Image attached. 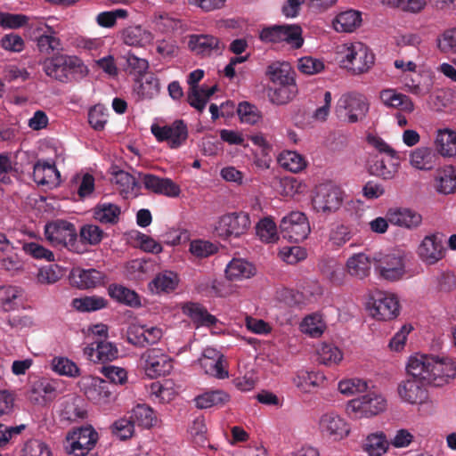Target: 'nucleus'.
<instances>
[{"mask_svg":"<svg viewBox=\"0 0 456 456\" xmlns=\"http://www.w3.org/2000/svg\"><path fill=\"white\" fill-rule=\"evenodd\" d=\"M406 370L411 378L398 384V395L409 404H422L428 398L424 382L435 387L447 384L456 376V362L447 356L416 354L409 359Z\"/></svg>","mask_w":456,"mask_h":456,"instance_id":"obj_1","label":"nucleus"},{"mask_svg":"<svg viewBox=\"0 0 456 456\" xmlns=\"http://www.w3.org/2000/svg\"><path fill=\"white\" fill-rule=\"evenodd\" d=\"M41 64L47 77L61 83L67 84L88 74L87 67L75 55L57 53L45 58Z\"/></svg>","mask_w":456,"mask_h":456,"instance_id":"obj_2","label":"nucleus"},{"mask_svg":"<svg viewBox=\"0 0 456 456\" xmlns=\"http://www.w3.org/2000/svg\"><path fill=\"white\" fill-rule=\"evenodd\" d=\"M338 54L341 67L353 74L367 72L375 61L374 54L369 47L361 42L342 45L338 47Z\"/></svg>","mask_w":456,"mask_h":456,"instance_id":"obj_3","label":"nucleus"},{"mask_svg":"<svg viewBox=\"0 0 456 456\" xmlns=\"http://www.w3.org/2000/svg\"><path fill=\"white\" fill-rule=\"evenodd\" d=\"M98 433L91 427L79 428L67 434L64 448L69 456H98L92 452Z\"/></svg>","mask_w":456,"mask_h":456,"instance_id":"obj_4","label":"nucleus"},{"mask_svg":"<svg viewBox=\"0 0 456 456\" xmlns=\"http://www.w3.org/2000/svg\"><path fill=\"white\" fill-rule=\"evenodd\" d=\"M369 111V103L366 98L358 93L344 94L338 100L336 113L349 123L362 120Z\"/></svg>","mask_w":456,"mask_h":456,"instance_id":"obj_5","label":"nucleus"},{"mask_svg":"<svg viewBox=\"0 0 456 456\" xmlns=\"http://www.w3.org/2000/svg\"><path fill=\"white\" fill-rule=\"evenodd\" d=\"M45 234L53 246L64 247L75 251L77 234L75 225L65 220H56L45 226Z\"/></svg>","mask_w":456,"mask_h":456,"instance_id":"obj_6","label":"nucleus"},{"mask_svg":"<svg viewBox=\"0 0 456 456\" xmlns=\"http://www.w3.org/2000/svg\"><path fill=\"white\" fill-rule=\"evenodd\" d=\"M279 228L284 239L296 243L305 240L311 231L306 216L299 211H292L283 216Z\"/></svg>","mask_w":456,"mask_h":456,"instance_id":"obj_7","label":"nucleus"},{"mask_svg":"<svg viewBox=\"0 0 456 456\" xmlns=\"http://www.w3.org/2000/svg\"><path fill=\"white\" fill-rule=\"evenodd\" d=\"M342 202L343 191L332 183L319 185L312 200L314 210L323 214L336 212L341 207Z\"/></svg>","mask_w":456,"mask_h":456,"instance_id":"obj_8","label":"nucleus"},{"mask_svg":"<svg viewBox=\"0 0 456 456\" xmlns=\"http://www.w3.org/2000/svg\"><path fill=\"white\" fill-rule=\"evenodd\" d=\"M249 215L245 212L232 213L221 216L216 226V234L227 240L245 234L250 227Z\"/></svg>","mask_w":456,"mask_h":456,"instance_id":"obj_9","label":"nucleus"},{"mask_svg":"<svg viewBox=\"0 0 456 456\" xmlns=\"http://www.w3.org/2000/svg\"><path fill=\"white\" fill-rule=\"evenodd\" d=\"M371 316L379 321H389L398 316L400 305L394 294L377 292L368 303Z\"/></svg>","mask_w":456,"mask_h":456,"instance_id":"obj_10","label":"nucleus"},{"mask_svg":"<svg viewBox=\"0 0 456 456\" xmlns=\"http://www.w3.org/2000/svg\"><path fill=\"white\" fill-rule=\"evenodd\" d=\"M151 130L159 142H167L171 149L179 148L188 137L187 126L182 119L175 120L169 126L153 124Z\"/></svg>","mask_w":456,"mask_h":456,"instance_id":"obj_11","label":"nucleus"},{"mask_svg":"<svg viewBox=\"0 0 456 456\" xmlns=\"http://www.w3.org/2000/svg\"><path fill=\"white\" fill-rule=\"evenodd\" d=\"M374 265L380 276L388 281L400 279L405 272L403 255L398 251L377 255Z\"/></svg>","mask_w":456,"mask_h":456,"instance_id":"obj_12","label":"nucleus"},{"mask_svg":"<svg viewBox=\"0 0 456 456\" xmlns=\"http://www.w3.org/2000/svg\"><path fill=\"white\" fill-rule=\"evenodd\" d=\"M445 252L443 236L439 233L425 236L417 249L419 259L428 265H435L442 260L445 256Z\"/></svg>","mask_w":456,"mask_h":456,"instance_id":"obj_13","label":"nucleus"},{"mask_svg":"<svg viewBox=\"0 0 456 456\" xmlns=\"http://www.w3.org/2000/svg\"><path fill=\"white\" fill-rule=\"evenodd\" d=\"M142 358L145 362V372L151 379L168 374L172 370L170 358L160 349H149L142 354Z\"/></svg>","mask_w":456,"mask_h":456,"instance_id":"obj_14","label":"nucleus"},{"mask_svg":"<svg viewBox=\"0 0 456 456\" xmlns=\"http://www.w3.org/2000/svg\"><path fill=\"white\" fill-rule=\"evenodd\" d=\"M387 407V401L376 393H368L361 397L351 400L347 404V411L359 412L365 416L377 415Z\"/></svg>","mask_w":456,"mask_h":456,"instance_id":"obj_15","label":"nucleus"},{"mask_svg":"<svg viewBox=\"0 0 456 456\" xmlns=\"http://www.w3.org/2000/svg\"><path fill=\"white\" fill-rule=\"evenodd\" d=\"M320 431L333 440H341L350 433L349 424L335 412H327L320 418Z\"/></svg>","mask_w":456,"mask_h":456,"instance_id":"obj_16","label":"nucleus"},{"mask_svg":"<svg viewBox=\"0 0 456 456\" xmlns=\"http://www.w3.org/2000/svg\"><path fill=\"white\" fill-rule=\"evenodd\" d=\"M142 183L146 190L156 194L175 198L181 192L179 185L170 178H161L152 174H143L142 175Z\"/></svg>","mask_w":456,"mask_h":456,"instance_id":"obj_17","label":"nucleus"},{"mask_svg":"<svg viewBox=\"0 0 456 456\" xmlns=\"http://www.w3.org/2000/svg\"><path fill=\"white\" fill-rule=\"evenodd\" d=\"M84 354L93 362H112L118 357V349L115 344L107 341H95L84 348Z\"/></svg>","mask_w":456,"mask_h":456,"instance_id":"obj_18","label":"nucleus"},{"mask_svg":"<svg viewBox=\"0 0 456 456\" xmlns=\"http://www.w3.org/2000/svg\"><path fill=\"white\" fill-rule=\"evenodd\" d=\"M182 312L191 319L197 328L214 327L218 322L217 318L209 314L208 309L200 303L186 302L182 305Z\"/></svg>","mask_w":456,"mask_h":456,"instance_id":"obj_19","label":"nucleus"},{"mask_svg":"<svg viewBox=\"0 0 456 456\" xmlns=\"http://www.w3.org/2000/svg\"><path fill=\"white\" fill-rule=\"evenodd\" d=\"M104 277V273L96 269L74 268L69 274V281L73 286L87 289L101 285Z\"/></svg>","mask_w":456,"mask_h":456,"instance_id":"obj_20","label":"nucleus"},{"mask_svg":"<svg viewBox=\"0 0 456 456\" xmlns=\"http://www.w3.org/2000/svg\"><path fill=\"white\" fill-rule=\"evenodd\" d=\"M387 217L392 224L407 228L415 229L419 227L422 222V216L418 212L404 208H389Z\"/></svg>","mask_w":456,"mask_h":456,"instance_id":"obj_21","label":"nucleus"},{"mask_svg":"<svg viewBox=\"0 0 456 456\" xmlns=\"http://www.w3.org/2000/svg\"><path fill=\"white\" fill-rule=\"evenodd\" d=\"M61 416L69 422L83 420L87 416L84 400L76 395L65 397L61 403Z\"/></svg>","mask_w":456,"mask_h":456,"instance_id":"obj_22","label":"nucleus"},{"mask_svg":"<svg viewBox=\"0 0 456 456\" xmlns=\"http://www.w3.org/2000/svg\"><path fill=\"white\" fill-rule=\"evenodd\" d=\"M108 294L110 298L118 303L132 308H138L142 305L140 296L134 290L121 284H110L108 287Z\"/></svg>","mask_w":456,"mask_h":456,"instance_id":"obj_23","label":"nucleus"},{"mask_svg":"<svg viewBox=\"0 0 456 456\" xmlns=\"http://www.w3.org/2000/svg\"><path fill=\"white\" fill-rule=\"evenodd\" d=\"M265 75L273 85L295 81V72L289 62L274 61L266 68Z\"/></svg>","mask_w":456,"mask_h":456,"instance_id":"obj_24","label":"nucleus"},{"mask_svg":"<svg viewBox=\"0 0 456 456\" xmlns=\"http://www.w3.org/2000/svg\"><path fill=\"white\" fill-rule=\"evenodd\" d=\"M88 400L94 403H106L112 398L110 383L101 378H94L85 391Z\"/></svg>","mask_w":456,"mask_h":456,"instance_id":"obj_25","label":"nucleus"},{"mask_svg":"<svg viewBox=\"0 0 456 456\" xmlns=\"http://www.w3.org/2000/svg\"><path fill=\"white\" fill-rule=\"evenodd\" d=\"M124 44L130 46L143 47L151 44L153 35L142 26H131L123 29L121 33Z\"/></svg>","mask_w":456,"mask_h":456,"instance_id":"obj_26","label":"nucleus"},{"mask_svg":"<svg viewBox=\"0 0 456 456\" xmlns=\"http://www.w3.org/2000/svg\"><path fill=\"white\" fill-rule=\"evenodd\" d=\"M255 273V266L241 258H233L225 268V275L230 281L248 279L252 277Z\"/></svg>","mask_w":456,"mask_h":456,"instance_id":"obj_27","label":"nucleus"},{"mask_svg":"<svg viewBox=\"0 0 456 456\" xmlns=\"http://www.w3.org/2000/svg\"><path fill=\"white\" fill-rule=\"evenodd\" d=\"M323 381L324 376L322 373L305 370H298L292 379V383L303 393H310L313 388L319 387Z\"/></svg>","mask_w":456,"mask_h":456,"instance_id":"obj_28","label":"nucleus"},{"mask_svg":"<svg viewBox=\"0 0 456 456\" xmlns=\"http://www.w3.org/2000/svg\"><path fill=\"white\" fill-rule=\"evenodd\" d=\"M297 94L296 82L273 85L269 88L268 96L272 103L282 105L289 102Z\"/></svg>","mask_w":456,"mask_h":456,"instance_id":"obj_29","label":"nucleus"},{"mask_svg":"<svg viewBox=\"0 0 456 456\" xmlns=\"http://www.w3.org/2000/svg\"><path fill=\"white\" fill-rule=\"evenodd\" d=\"M220 41L210 35H192L189 40V47L196 54L209 55L213 50H220Z\"/></svg>","mask_w":456,"mask_h":456,"instance_id":"obj_30","label":"nucleus"},{"mask_svg":"<svg viewBox=\"0 0 456 456\" xmlns=\"http://www.w3.org/2000/svg\"><path fill=\"white\" fill-rule=\"evenodd\" d=\"M231 399L228 393L224 390L216 389L207 391L195 398L196 406L200 409H208L211 407H222Z\"/></svg>","mask_w":456,"mask_h":456,"instance_id":"obj_31","label":"nucleus"},{"mask_svg":"<svg viewBox=\"0 0 456 456\" xmlns=\"http://www.w3.org/2000/svg\"><path fill=\"white\" fill-rule=\"evenodd\" d=\"M389 447L385 433L379 431L369 434L362 444V448L370 456H382Z\"/></svg>","mask_w":456,"mask_h":456,"instance_id":"obj_32","label":"nucleus"},{"mask_svg":"<svg viewBox=\"0 0 456 456\" xmlns=\"http://www.w3.org/2000/svg\"><path fill=\"white\" fill-rule=\"evenodd\" d=\"M111 182L115 183L125 198L134 197L139 189L136 179L124 170L114 172Z\"/></svg>","mask_w":456,"mask_h":456,"instance_id":"obj_33","label":"nucleus"},{"mask_svg":"<svg viewBox=\"0 0 456 456\" xmlns=\"http://www.w3.org/2000/svg\"><path fill=\"white\" fill-rule=\"evenodd\" d=\"M436 151L444 157H456V132L439 130L435 141Z\"/></svg>","mask_w":456,"mask_h":456,"instance_id":"obj_34","label":"nucleus"},{"mask_svg":"<svg viewBox=\"0 0 456 456\" xmlns=\"http://www.w3.org/2000/svg\"><path fill=\"white\" fill-rule=\"evenodd\" d=\"M362 22L361 12L354 10H347L337 15L333 26L338 32H352Z\"/></svg>","mask_w":456,"mask_h":456,"instance_id":"obj_35","label":"nucleus"},{"mask_svg":"<svg viewBox=\"0 0 456 456\" xmlns=\"http://www.w3.org/2000/svg\"><path fill=\"white\" fill-rule=\"evenodd\" d=\"M371 263L370 258L362 253L349 257L346 268L350 275L363 279L370 274Z\"/></svg>","mask_w":456,"mask_h":456,"instance_id":"obj_36","label":"nucleus"},{"mask_svg":"<svg viewBox=\"0 0 456 456\" xmlns=\"http://www.w3.org/2000/svg\"><path fill=\"white\" fill-rule=\"evenodd\" d=\"M120 214L121 209L118 205L107 202L97 204L94 210V219L105 224H117Z\"/></svg>","mask_w":456,"mask_h":456,"instance_id":"obj_37","label":"nucleus"},{"mask_svg":"<svg viewBox=\"0 0 456 456\" xmlns=\"http://www.w3.org/2000/svg\"><path fill=\"white\" fill-rule=\"evenodd\" d=\"M179 282L178 276L172 271H164L156 275L150 283L151 290L159 292H170L175 289Z\"/></svg>","mask_w":456,"mask_h":456,"instance_id":"obj_38","label":"nucleus"},{"mask_svg":"<svg viewBox=\"0 0 456 456\" xmlns=\"http://www.w3.org/2000/svg\"><path fill=\"white\" fill-rule=\"evenodd\" d=\"M316 352L319 362L327 366L337 365L343 359L342 351L331 343H322Z\"/></svg>","mask_w":456,"mask_h":456,"instance_id":"obj_39","label":"nucleus"},{"mask_svg":"<svg viewBox=\"0 0 456 456\" xmlns=\"http://www.w3.org/2000/svg\"><path fill=\"white\" fill-rule=\"evenodd\" d=\"M33 180L40 185L50 184L53 183V178L59 175V172L54 164L37 161L33 167Z\"/></svg>","mask_w":456,"mask_h":456,"instance_id":"obj_40","label":"nucleus"},{"mask_svg":"<svg viewBox=\"0 0 456 456\" xmlns=\"http://www.w3.org/2000/svg\"><path fill=\"white\" fill-rule=\"evenodd\" d=\"M281 43H286L293 49H299L304 44L302 28L297 24L281 25Z\"/></svg>","mask_w":456,"mask_h":456,"instance_id":"obj_41","label":"nucleus"},{"mask_svg":"<svg viewBox=\"0 0 456 456\" xmlns=\"http://www.w3.org/2000/svg\"><path fill=\"white\" fill-rule=\"evenodd\" d=\"M37 45L40 53H51L55 50H60L61 44L53 29L45 25L43 33L37 38Z\"/></svg>","mask_w":456,"mask_h":456,"instance_id":"obj_42","label":"nucleus"},{"mask_svg":"<svg viewBox=\"0 0 456 456\" xmlns=\"http://www.w3.org/2000/svg\"><path fill=\"white\" fill-rule=\"evenodd\" d=\"M439 192L449 194L456 190V168L446 166L438 171L436 177Z\"/></svg>","mask_w":456,"mask_h":456,"instance_id":"obj_43","label":"nucleus"},{"mask_svg":"<svg viewBox=\"0 0 456 456\" xmlns=\"http://www.w3.org/2000/svg\"><path fill=\"white\" fill-rule=\"evenodd\" d=\"M130 419L134 425L150 428L156 421L153 410L146 404H137L131 411Z\"/></svg>","mask_w":456,"mask_h":456,"instance_id":"obj_44","label":"nucleus"},{"mask_svg":"<svg viewBox=\"0 0 456 456\" xmlns=\"http://www.w3.org/2000/svg\"><path fill=\"white\" fill-rule=\"evenodd\" d=\"M199 362L204 372L209 376L219 379L229 377L228 363L225 359H199Z\"/></svg>","mask_w":456,"mask_h":456,"instance_id":"obj_45","label":"nucleus"},{"mask_svg":"<svg viewBox=\"0 0 456 456\" xmlns=\"http://www.w3.org/2000/svg\"><path fill=\"white\" fill-rule=\"evenodd\" d=\"M278 162L281 167L292 173H298L305 167L304 157L292 151L281 152L278 157Z\"/></svg>","mask_w":456,"mask_h":456,"instance_id":"obj_46","label":"nucleus"},{"mask_svg":"<svg viewBox=\"0 0 456 456\" xmlns=\"http://www.w3.org/2000/svg\"><path fill=\"white\" fill-rule=\"evenodd\" d=\"M107 300L102 297L92 296L76 297L72 299L71 305L79 312H94L107 306Z\"/></svg>","mask_w":456,"mask_h":456,"instance_id":"obj_47","label":"nucleus"},{"mask_svg":"<svg viewBox=\"0 0 456 456\" xmlns=\"http://www.w3.org/2000/svg\"><path fill=\"white\" fill-rule=\"evenodd\" d=\"M237 114L241 123L256 125L262 120V112L259 109L248 102H240L237 108Z\"/></svg>","mask_w":456,"mask_h":456,"instance_id":"obj_48","label":"nucleus"},{"mask_svg":"<svg viewBox=\"0 0 456 456\" xmlns=\"http://www.w3.org/2000/svg\"><path fill=\"white\" fill-rule=\"evenodd\" d=\"M22 296L20 288L4 286L0 288V303L5 311H11L19 305V299Z\"/></svg>","mask_w":456,"mask_h":456,"instance_id":"obj_49","label":"nucleus"},{"mask_svg":"<svg viewBox=\"0 0 456 456\" xmlns=\"http://www.w3.org/2000/svg\"><path fill=\"white\" fill-rule=\"evenodd\" d=\"M436 47L444 54H456V27L445 29L436 37Z\"/></svg>","mask_w":456,"mask_h":456,"instance_id":"obj_50","label":"nucleus"},{"mask_svg":"<svg viewBox=\"0 0 456 456\" xmlns=\"http://www.w3.org/2000/svg\"><path fill=\"white\" fill-rule=\"evenodd\" d=\"M433 158L434 153L430 148H418L411 154V163L416 168L428 170L433 167Z\"/></svg>","mask_w":456,"mask_h":456,"instance_id":"obj_51","label":"nucleus"},{"mask_svg":"<svg viewBox=\"0 0 456 456\" xmlns=\"http://www.w3.org/2000/svg\"><path fill=\"white\" fill-rule=\"evenodd\" d=\"M256 234L262 241L273 242L278 239L277 226L270 217L261 219L256 227Z\"/></svg>","mask_w":456,"mask_h":456,"instance_id":"obj_52","label":"nucleus"},{"mask_svg":"<svg viewBox=\"0 0 456 456\" xmlns=\"http://www.w3.org/2000/svg\"><path fill=\"white\" fill-rule=\"evenodd\" d=\"M51 365L53 370L60 375L69 377L79 375V369L77 364L67 357H54Z\"/></svg>","mask_w":456,"mask_h":456,"instance_id":"obj_53","label":"nucleus"},{"mask_svg":"<svg viewBox=\"0 0 456 456\" xmlns=\"http://www.w3.org/2000/svg\"><path fill=\"white\" fill-rule=\"evenodd\" d=\"M107 121L108 110L102 105H94L89 110L88 122L94 130H103Z\"/></svg>","mask_w":456,"mask_h":456,"instance_id":"obj_54","label":"nucleus"},{"mask_svg":"<svg viewBox=\"0 0 456 456\" xmlns=\"http://www.w3.org/2000/svg\"><path fill=\"white\" fill-rule=\"evenodd\" d=\"M370 171L374 175L389 180L395 176L397 167L393 163L387 164L384 159H378L370 165Z\"/></svg>","mask_w":456,"mask_h":456,"instance_id":"obj_55","label":"nucleus"},{"mask_svg":"<svg viewBox=\"0 0 456 456\" xmlns=\"http://www.w3.org/2000/svg\"><path fill=\"white\" fill-rule=\"evenodd\" d=\"M100 372L115 385H124L127 381V371L122 367L115 365H104L101 368Z\"/></svg>","mask_w":456,"mask_h":456,"instance_id":"obj_56","label":"nucleus"},{"mask_svg":"<svg viewBox=\"0 0 456 456\" xmlns=\"http://www.w3.org/2000/svg\"><path fill=\"white\" fill-rule=\"evenodd\" d=\"M368 384L361 379H349L341 380L338 383V390L346 395H352L357 393H363L367 390Z\"/></svg>","mask_w":456,"mask_h":456,"instance_id":"obj_57","label":"nucleus"},{"mask_svg":"<svg viewBox=\"0 0 456 456\" xmlns=\"http://www.w3.org/2000/svg\"><path fill=\"white\" fill-rule=\"evenodd\" d=\"M351 238V229L344 224H338L330 231L329 240L332 246L339 248L349 241Z\"/></svg>","mask_w":456,"mask_h":456,"instance_id":"obj_58","label":"nucleus"},{"mask_svg":"<svg viewBox=\"0 0 456 456\" xmlns=\"http://www.w3.org/2000/svg\"><path fill=\"white\" fill-rule=\"evenodd\" d=\"M297 68L305 75H314L323 70L324 63L319 59L305 56L298 60Z\"/></svg>","mask_w":456,"mask_h":456,"instance_id":"obj_59","label":"nucleus"},{"mask_svg":"<svg viewBox=\"0 0 456 456\" xmlns=\"http://www.w3.org/2000/svg\"><path fill=\"white\" fill-rule=\"evenodd\" d=\"M191 253L200 258L208 257L217 251V247L207 240H197L191 242Z\"/></svg>","mask_w":456,"mask_h":456,"instance_id":"obj_60","label":"nucleus"},{"mask_svg":"<svg viewBox=\"0 0 456 456\" xmlns=\"http://www.w3.org/2000/svg\"><path fill=\"white\" fill-rule=\"evenodd\" d=\"M127 11L124 9H117L110 12H100L96 17V22L102 28H112L118 18H126Z\"/></svg>","mask_w":456,"mask_h":456,"instance_id":"obj_61","label":"nucleus"},{"mask_svg":"<svg viewBox=\"0 0 456 456\" xmlns=\"http://www.w3.org/2000/svg\"><path fill=\"white\" fill-rule=\"evenodd\" d=\"M103 231L94 224H86L80 229V239L83 242L96 245L101 242Z\"/></svg>","mask_w":456,"mask_h":456,"instance_id":"obj_62","label":"nucleus"},{"mask_svg":"<svg viewBox=\"0 0 456 456\" xmlns=\"http://www.w3.org/2000/svg\"><path fill=\"white\" fill-rule=\"evenodd\" d=\"M134 424L130 418L118 419L111 426L112 433L121 440L130 438L134 433Z\"/></svg>","mask_w":456,"mask_h":456,"instance_id":"obj_63","label":"nucleus"},{"mask_svg":"<svg viewBox=\"0 0 456 456\" xmlns=\"http://www.w3.org/2000/svg\"><path fill=\"white\" fill-rule=\"evenodd\" d=\"M23 250L36 259L54 260L53 253L37 242L25 243Z\"/></svg>","mask_w":456,"mask_h":456,"instance_id":"obj_64","label":"nucleus"}]
</instances>
